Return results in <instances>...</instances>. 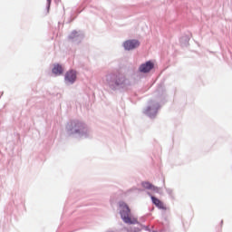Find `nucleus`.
I'll return each instance as SVG.
<instances>
[{"instance_id": "f257e3e1", "label": "nucleus", "mask_w": 232, "mask_h": 232, "mask_svg": "<svg viewBox=\"0 0 232 232\" xmlns=\"http://www.w3.org/2000/svg\"><path fill=\"white\" fill-rule=\"evenodd\" d=\"M120 208H121V217L125 224H139L137 218H131V210L126 203L120 202Z\"/></svg>"}, {"instance_id": "1a4fd4ad", "label": "nucleus", "mask_w": 232, "mask_h": 232, "mask_svg": "<svg viewBox=\"0 0 232 232\" xmlns=\"http://www.w3.org/2000/svg\"><path fill=\"white\" fill-rule=\"evenodd\" d=\"M63 72V66H61L59 63L54 64L53 68V73H54V75H62Z\"/></svg>"}, {"instance_id": "39448f33", "label": "nucleus", "mask_w": 232, "mask_h": 232, "mask_svg": "<svg viewBox=\"0 0 232 232\" xmlns=\"http://www.w3.org/2000/svg\"><path fill=\"white\" fill-rule=\"evenodd\" d=\"M77 79V72L75 71H69L65 73V82L73 84Z\"/></svg>"}, {"instance_id": "423d86ee", "label": "nucleus", "mask_w": 232, "mask_h": 232, "mask_svg": "<svg viewBox=\"0 0 232 232\" xmlns=\"http://www.w3.org/2000/svg\"><path fill=\"white\" fill-rule=\"evenodd\" d=\"M75 130V133H79V130H82V128H84V125L82 124V122L79 121H74L72 122H71V127H69V130Z\"/></svg>"}, {"instance_id": "6e6552de", "label": "nucleus", "mask_w": 232, "mask_h": 232, "mask_svg": "<svg viewBox=\"0 0 232 232\" xmlns=\"http://www.w3.org/2000/svg\"><path fill=\"white\" fill-rule=\"evenodd\" d=\"M151 200H152V203L159 208V209L166 210V206L162 201H160V199L151 196Z\"/></svg>"}, {"instance_id": "7ed1b4c3", "label": "nucleus", "mask_w": 232, "mask_h": 232, "mask_svg": "<svg viewBox=\"0 0 232 232\" xmlns=\"http://www.w3.org/2000/svg\"><path fill=\"white\" fill-rule=\"evenodd\" d=\"M123 46L125 50H135L140 46V43L138 40H129L124 42Z\"/></svg>"}, {"instance_id": "9d476101", "label": "nucleus", "mask_w": 232, "mask_h": 232, "mask_svg": "<svg viewBox=\"0 0 232 232\" xmlns=\"http://www.w3.org/2000/svg\"><path fill=\"white\" fill-rule=\"evenodd\" d=\"M47 2L49 3V5H50V3H52V0H47Z\"/></svg>"}, {"instance_id": "20e7f679", "label": "nucleus", "mask_w": 232, "mask_h": 232, "mask_svg": "<svg viewBox=\"0 0 232 232\" xmlns=\"http://www.w3.org/2000/svg\"><path fill=\"white\" fill-rule=\"evenodd\" d=\"M154 64L151 61H149L143 64H141L139 68V71L141 72V73H148L150 72H151V70H153L154 68Z\"/></svg>"}, {"instance_id": "0eeeda50", "label": "nucleus", "mask_w": 232, "mask_h": 232, "mask_svg": "<svg viewBox=\"0 0 232 232\" xmlns=\"http://www.w3.org/2000/svg\"><path fill=\"white\" fill-rule=\"evenodd\" d=\"M142 188H144L145 189H150L151 191H156L157 193H159V188L155 187L153 184L148 182V181H144L141 183Z\"/></svg>"}, {"instance_id": "f03ea898", "label": "nucleus", "mask_w": 232, "mask_h": 232, "mask_svg": "<svg viewBox=\"0 0 232 232\" xmlns=\"http://www.w3.org/2000/svg\"><path fill=\"white\" fill-rule=\"evenodd\" d=\"M108 79H112L116 86H122L126 82V76L124 74H117L116 76H109Z\"/></svg>"}]
</instances>
